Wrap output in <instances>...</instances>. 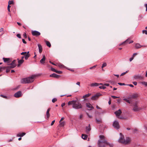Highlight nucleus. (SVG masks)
Masks as SVG:
<instances>
[{
    "label": "nucleus",
    "mask_w": 147,
    "mask_h": 147,
    "mask_svg": "<svg viewBox=\"0 0 147 147\" xmlns=\"http://www.w3.org/2000/svg\"><path fill=\"white\" fill-rule=\"evenodd\" d=\"M16 61L15 60H13L12 62L10 63L9 64L8 66L7 67L10 68H13L15 67L16 65L15 63Z\"/></svg>",
    "instance_id": "0eeeda50"
},
{
    "label": "nucleus",
    "mask_w": 147,
    "mask_h": 147,
    "mask_svg": "<svg viewBox=\"0 0 147 147\" xmlns=\"http://www.w3.org/2000/svg\"><path fill=\"white\" fill-rule=\"evenodd\" d=\"M138 96V95L137 94H134L132 95V97L134 98H137Z\"/></svg>",
    "instance_id": "58836bf2"
},
{
    "label": "nucleus",
    "mask_w": 147,
    "mask_h": 147,
    "mask_svg": "<svg viewBox=\"0 0 147 147\" xmlns=\"http://www.w3.org/2000/svg\"><path fill=\"white\" fill-rule=\"evenodd\" d=\"M104 85L105 86H109V84L108 83H105L104 84Z\"/></svg>",
    "instance_id": "bf43d9fd"
},
{
    "label": "nucleus",
    "mask_w": 147,
    "mask_h": 147,
    "mask_svg": "<svg viewBox=\"0 0 147 147\" xmlns=\"http://www.w3.org/2000/svg\"><path fill=\"white\" fill-rule=\"evenodd\" d=\"M49 62L50 63H51V64H53V65H57L56 64H55V63H53V62H51V61H49Z\"/></svg>",
    "instance_id": "69168bd1"
},
{
    "label": "nucleus",
    "mask_w": 147,
    "mask_h": 147,
    "mask_svg": "<svg viewBox=\"0 0 147 147\" xmlns=\"http://www.w3.org/2000/svg\"><path fill=\"white\" fill-rule=\"evenodd\" d=\"M76 101L74 100H73L71 101H69L68 102V105H73V104L74 103V102H75Z\"/></svg>",
    "instance_id": "bb28decb"
},
{
    "label": "nucleus",
    "mask_w": 147,
    "mask_h": 147,
    "mask_svg": "<svg viewBox=\"0 0 147 147\" xmlns=\"http://www.w3.org/2000/svg\"><path fill=\"white\" fill-rule=\"evenodd\" d=\"M50 77L56 78H59L60 77V76L53 73V74L50 75Z\"/></svg>",
    "instance_id": "2eb2a0df"
},
{
    "label": "nucleus",
    "mask_w": 147,
    "mask_h": 147,
    "mask_svg": "<svg viewBox=\"0 0 147 147\" xmlns=\"http://www.w3.org/2000/svg\"><path fill=\"white\" fill-rule=\"evenodd\" d=\"M50 110V108H49L47 110L46 113V116L47 118L48 119L50 116L49 111Z\"/></svg>",
    "instance_id": "b1692460"
},
{
    "label": "nucleus",
    "mask_w": 147,
    "mask_h": 147,
    "mask_svg": "<svg viewBox=\"0 0 147 147\" xmlns=\"http://www.w3.org/2000/svg\"><path fill=\"white\" fill-rule=\"evenodd\" d=\"M75 101H76V102H74V103L72 105V107L76 109H81L82 106L81 103L77 101L76 100Z\"/></svg>",
    "instance_id": "20e7f679"
},
{
    "label": "nucleus",
    "mask_w": 147,
    "mask_h": 147,
    "mask_svg": "<svg viewBox=\"0 0 147 147\" xmlns=\"http://www.w3.org/2000/svg\"><path fill=\"white\" fill-rule=\"evenodd\" d=\"M122 112L121 109H119L118 111H115L114 113L117 116H119L121 113Z\"/></svg>",
    "instance_id": "dca6fc26"
},
{
    "label": "nucleus",
    "mask_w": 147,
    "mask_h": 147,
    "mask_svg": "<svg viewBox=\"0 0 147 147\" xmlns=\"http://www.w3.org/2000/svg\"><path fill=\"white\" fill-rule=\"evenodd\" d=\"M29 51L27 52V53L24 55L25 59L26 60H27L28 58L30 56V55L29 54Z\"/></svg>",
    "instance_id": "5701e85b"
},
{
    "label": "nucleus",
    "mask_w": 147,
    "mask_h": 147,
    "mask_svg": "<svg viewBox=\"0 0 147 147\" xmlns=\"http://www.w3.org/2000/svg\"><path fill=\"white\" fill-rule=\"evenodd\" d=\"M133 83L134 85L135 86L137 84V82H133Z\"/></svg>",
    "instance_id": "0e129e2a"
},
{
    "label": "nucleus",
    "mask_w": 147,
    "mask_h": 147,
    "mask_svg": "<svg viewBox=\"0 0 147 147\" xmlns=\"http://www.w3.org/2000/svg\"><path fill=\"white\" fill-rule=\"evenodd\" d=\"M111 97L114 99H115L118 98V97L114 96H111Z\"/></svg>",
    "instance_id": "052dcab7"
},
{
    "label": "nucleus",
    "mask_w": 147,
    "mask_h": 147,
    "mask_svg": "<svg viewBox=\"0 0 147 147\" xmlns=\"http://www.w3.org/2000/svg\"><path fill=\"white\" fill-rule=\"evenodd\" d=\"M129 71L128 70L127 71L125 72L122 73L120 75V76H122L123 75L125 74L126 73H127Z\"/></svg>",
    "instance_id": "a19ab883"
},
{
    "label": "nucleus",
    "mask_w": 147,
    "mask_h": 147,
    "mask_svg": "<svg viewBox=\"0 0 147 147\" xmlns=\"http://www.w3.org/2000/svg\"><path fill=\"white\" fill-rule=\"evenodd\" d=\"M107 64L105 62H104L102 64V66H101V68H103L104 67H106L107 66Z\"/></svg>",
    "instance_id": "f704fd0d"
},
{
    "label": "nucleus",
    "mask_w": 147,
    "mask_h": 147,
    "mask_svg": "<svg viewBox=\"0 0 147 147\" xmlns=\"http://www.w3.org/2000/svg\"><path fill=\"white\" fill-rule=\"evenodd\" d=\"M55 72L59 74H61L62 73V72L61 71H57L56 70Z\"/></svg>",
    "instance_id": "a18cd8bd"
},
{
    "label": "nucleus",
    "mask_w": 147,
    "mask_h": 147,
    "mask_svg": "<svg viewBox=\"0 0 147 147\" xmlns=\"http://www.w3.org/2000/svg\"><path fill=\"white\" fill-rule=\"evenodd\" d=\"M38 48L39 52L40 53H41L42 51V46L41 45L39 44L38 45Z\"/></svg>",
    "instance_id": "6ab92c4d"
},
{
    "label": "nucleus",
    "mask_w": 147,
    "mask_h": 147,
    "mask_svg": "<svg viewBox=\"0 0 147 147\" xmlns=\"http://www.w3.org/2000/svg\"><path fill=\"white\" fill-rule=\"evenodd\" d=\"M91 128L90 127V125L89 124L88 126H86V134H88L89 133V131L91 130Z\"/></svg>",
    "instance_id": "ddd939ff"
},
{
    "label": "nucleus",
    "mask_w": 147,
    "mask_h": 147,
    "mask_svg": "<svg viewBox=\"0 0 147 147\" xmlns=\"http://www.w3.org/2000/svg\"><path fill=\"white\" fill-rule=\"evenodd\" d=\"M96 65H95L92 67H91L90 68V69H94V68H95L96 67Z\"/></svg>",
    "instance_id": "6e6d98bb"
},
{
    "label": "nucleus",
    "mask_w": 147,
    "mask_h": 147,
    "mask_svg": "<svg viewBox=\"0 0 147 147\" xmlns=\"http://www.w3.org/2000/svg\"><path fill=\"white\" fill-rule=\"evenodd\" d=\"M24 62V60L23 59H21L18 61V67H19L20 65L23 63Z\"/></svg>",
    "instance_id": "a878e982"
},
{
    "label": "nucleus",
    "mask_w": 147,
    "mask_h": 147,
    "mask_svg": "<svg viewBox=\"0 0 147 147\" xmlns=\"http://www.w3.org/2000/svg\"><path fill=\"white\" fill-rule=\"evenodd\" d=\"M133 42V41L131 40L130 41H129V39H127L125 41L123 42L121 44V45H123L124 44L132 43Z\"/></svg>",
    "instance_id": "f8f14e48"
},
{
    "label": "nucleus",
    "mask_w": 147,
    "mask_h": 147,
    "mask_svg": "<svg viewBox=\"0 0 147 147\" xmlns=\"http://www.w3.org/2000/svg\"><path fill=\"white\" fill-rule=\"evenodd\" d=\"M118 84L120 86H123V85H125V84L124 83H118Z\"/></svg>",
    "instance_id": "09e8293b"
},
{
    "label": "nucleus",
    "mask_w": 147,
    "mask_h": 147,
    "mask_svg": "<svg viewBox=\"0 0 147 147\" xmlns=\"http://www.w3.org/2000/svg\"><path fill=\"white\" fill-rule=\"evenodd\" d=\"M25 134H26V133H24V132H23L22 133H19L17 135V136L18 137H22Z\"/></svg>",
    "instance_id": "412c9836"
},
{
    "label": "nucleus",
    "mask_w": 147,
    "mask_h": 147,
    "mask_svg": "<svg viewBox=\"0 0 147 147\" xmlns=\"http://www.w3.org/2000/svg\"><path fill=\"white\" fill-rule=\"evenodd\" d=\"M23 36L25 38H27V36H26V33L25 32L23 34Z\"/></svg>",
    "instance_id": "8fccbe9b"
},
{
    "label": "nucleus",
    "mask_w": 147,
    "mask_h": 147,
    "mask_svg": "<svg viewBox=\"0 0 147 147\" xmlns=\"http://www.w3.org/2000/svg\"><path fill=\"white\" fill-rule=\"evenodd\" d=\"M138 54V53H134L132 55V57H133V58L134 59V57H135V56L137 55Z\"/></svg>",
    "instance_id": "603ef678"
},
{
    "label": "nucleus",
    "mask_w": 147,
    "mask_h": 147,
    "mask_svg": "<svg viewBox=\"0 0 147 147\" xmlns=\"http://www.w3.org/2000/svg\"><path fill=\"white\" fill-rule=\"evenodd\" d=\"M6 67V73H8V72H9L10 70V68H8V67H7H7Z\"/></svg>",
    "instance_id": "4c0bfd02"
},
{
    "label": "nucleus",
    "mask_w": 147,
    "mask_h": 147,
    "mask_svg": "<svg viewBox=\"0 0 147 147\" xmlns=\"http://www.w3.org/2000/svg\"><path fill=\"white\" fill-rule=\"evenodd\" d=\"M36 77L35 76L32 75L28 77H27L22 79L21 82L22 84H28L33 82L34 78Z\"/></svg>",
    "instance_id": "f03ea898"
},
{
    "label": "nucleus",
    "mask_w": 147,
    "mask_h": 147,
    "mask_svg": "<svg viewBox=\"0 0 147 147\" xmlns=\"http://www.w3.org/2000/svg\"><path fill=\"white\" fill-rule=\"evenodd\" d=\"M6 67V66L0 67V72H2L5 70Z\"/></svg>",
    "instance_id": "c85d7f7f"
},
{
    "label": "nucleus",
    "mask_w": 147,
    "mask_h": 147,
    "mask_svg": "<svg viewBox=\"0 0 147 147\" xmlns=\"http://www.w3.org/2000/svg\"><path fill=\"white\" fill-rule=\"evenodd\" d=\"M101 95L100 93H97L95 95L91 97V99L94 100H96L98 98L99 96Z\"/></svg>",
    "instance_id": "9d476101"
},
{
    "label": "nucleus",
    "mask_w": 147,
    "mask_h": 147,
    "mask_svg": "<svg viewBox=\"0 0 147 147\" xmlns=\"http://www.w3.org/2000/svg\"><path fill=\"white\" fill-rule=\"evenodd\" d=\"M102 85L103 84L102 83H100V84H98L97 83H92L90 84V86L91 87H94V86H98L99 85Z\"/></svg>",
    "instance_id": "a211bd4d"
},
{
    "label": "nucleus",
    "mask_w": 147,
    "mask_h": 147,
    "mask_svg": "<svg viewBox=\"0 0 147 147\" xmlns=\"http://www.w3.org/2000/svg\"><path fill=\"white\" fill-rule=\"evenodd\" d=\"M11 7V6L9 5H8V7H7V9L8 10V11L9 12H10V8Z\"/></svg>",
    "instance_id": "de8ad7c7"
},
{
    "label": "nucleus",
    "mask_w": 147,
    "mask_h": 147,
    "mask_svg": "<svg viewBox=\"0 0 147 147\" xmlns=\"http://www.w3.org/2000/svg\"><path fill=\"white\" fill-rule=\"evenodd\" d=\"M46 60V57L45 55H44L43 58L40 61V62L42 64H44L45 63Z\"/></svg>",
    "instance_id": "f3484780"
},
{
    "label": "nucleus",
    "mask_w": 147,
    "mask_h": 147,
    "mask_svg": "<svg viewBox=\"0 0 147 147\" xmlns=\"http://www.w3.org/2000/svg\"><path fill=\"white\" fill-rule=\"evenodd\" d=\"M145 6L146 7V11H147V4H145Z\"/></svg>",
    "instance_id": "774afa93"
},
{
    "label": "nucleus",
    "mask_w": 147,
    "mask_h": 147,
    "mask_svg": "<svg viewBox=\"0 0 147 147\" xmlns=\"http://www.w3.org/2000/svg\"><path fill=\"white\" fill-rule=\"evenodd\" d=\"M133 107L132 110L134 112H137L141 109V108L138 107L137 104L136 103H135L133 105Z\"/></svg>",
    "instance_id": "39448f33"
},
{
    "label": "nucleus",
    "mask_w": 147,
    "mask_h": 147,
    "mask_svg": "<svg viewBox=\"0 0 147 147\" xmlns=\"http://www.w3.org/2000/svg\"><path fill=\"white\" fill-rule=\"evenodd\" d=\"M141 83L142 84V85H143L145 86H147V82H141Z\"/></svg>",
    "instance_id": "72a5a7b5"
},
{
    "label": "nucleus",
    "mask_w": 147,
    "mask_h": 147,
    "mask_svg": "<svg viewBox=\"0 0 147 147\" xmlns=\"http://www.w3.org/2000/svg\"><path fill=\"white\" fill-rule=\"evenodd\" d=\"M65 103L64 102L62 103L61 105V107H63L65 105Z\"/></svg>",
    "instance_id": "338daca9"
},
{
    "label": "nucleus",
    "mask_w": 147,
    "mask_h": 147,
    "mask_svg": "<svg viewBox=\"0 0 147 147\" xmlns=\"http://www.w3.org/2000/svg\"><path fill=\"white\" fill-rule=\"evenodd\" d=\"M22 41L24 43V44L26 43V42L25 41V40L24 39H22Z\"/></svg>",
    "instance_id": "680f3d73"
},
{
    "label": "nucleus",
    "mask_w": 147,
    "mask_h": 147,
    "mask_svg": "<svg viewBox=\"0 0 147 147\" xmlns=\"http://www.w3.org/2000/svg\"><path fill=\"white\" fill-rule=\"evenodd\" d=\"M57 100V99L56 98H55L53 99L52 100V102H53L54 103Z\"/></svg>",
    "instance_id": "37998d69"
},
{
    "label": "nucleus",
    "mask_w": 147,
    "mask_h": 147,
    "mask_svg": "<svg viewBox=\"0 0 147 147\" xmlns=\"http://www.w3.org/2000/svg\"><path fill=\"white\" fill-rule=\"evenodd\" d=\"M142 46L139 43H137L135 45V47L137 49H138L140 48Z\"/></svg>",
    "instance_id": "c756f323"
},
{
    "label": "nucleus",
    "mask_w": 147,
    "mask_h": 147,
    "mask_svg": "<svg viewBox=\"0 0 147 147\" xmlns=\"http://www.w3.org/2000/svg\"><path fill=\"white\" fill-rule=\"evenodd\" d=\"M142 32L143 33H144L145 34H147V30H143L142 31Z\"/></svg>",
    "instance_id": "4d7b16f0"
},
{
    "label": "nucleus",
    "mask_w": 147,
    "mask_h": 147,
    "mask_svg": "<svg viewBox=\"0 0 147 147\" xmlns=\"http://www.w3.org/2000/svg\"><path fill=\"white\" fill-rule=\"evenodd\" d=\"M0 96H1L4 98H7V96H4V95H3L2 94H1L0 95Z\"/></svg>",
    "instance_id": "13d9d810"
},
{
    "label": "nucleus",
    "mask_w": 147,
    "mask_h": 147,
    "mask_svg": "<svg viewBox=\"0 0 147 147\" xmlns=\"http://www.w3.org/2000/svg\"><path fill=\"white\" fill-rule=\"evenodd\" d=\"M134 78L135 79H140L141 80L143 78V77L142 76L140 75L135 76Z\"/></svg>",
    "instance_id": "aec40b11"
},
{
    "label": "nucleus",
    "mask_w": 147,
    "mask_h": 147,
    "mask_svg": "<svg viewBox=\"0 0 147 147\" xmlns=\"http://www.w3.org/2000/svg\"><path fill=\"white\" fill-rule=\"evenodd\" d=\"M46 43L47 46L49 47H51V44L48 41H46Z\"/></svg>",
    "instance_id": "2f4dec72"
},
{
    "label": "nucleus",
    "mask_w": 147,
    "mask_h": 147,
    "mask_svg": "<svg viewBox=\"0 0 147 147\" xmlns=\"http://www.w3.org/2000/svg\"><path fill=\"white\" fill-rule=\"evenodd\" d=\"M144 127L146 131H147V123L145 124L144 125Z\"/></svg>",
    "instance_id": "79ce46f5"
},
{
    "label": "nucleus",
    "mask_w": 147,
    "mask_h": 147,
    "mask_svg": "<svg viewBox=\"0 0 147 147\" xmlns=\"http://www.w3.org/2000/svg\"><path fill=\"white\" fill-rule=\"evenodd\" d=\"M88 136L87 135L82 134V138L84 140H86L88 138Z\"/></svg>",
    "instance_id": "393cba45"
},
{
    "label": "nucleus",
    "mask_w": 147,
    "mask_h": 147,
    "mask_svg": "<svg viewBox=\"0 0 147 147\" xmlns=\"http://www.w3.org/2000/svg\"><path fill=\"white\" fill-rule=\"evenodd\" d=\"M99 140L98 142L97 145L99 147H105L107 141L105 136L103 135L99 136Z\"/></svg>",
    "instance_id": "f257e3e1"
},
{
    "label": "nucleus",
    "mask_w": 147,
    "mask_h": 147,
    "mask_svg": "<svg viewBox=\"0 0 147 147\" xmlns=\"http://www.w3.org/2000/svg\"><path fill=\"white\" fill-rule=\"evenodd\" d=\"M22 92L21 91H18L14 95V96L16 98H19L22 96Z\"/></svg>",
    "instance_id": "1a4fd4ad"
},
{
    "label": "nucleus",
    "mask_w": 147,
    "mask_h": 147,
    "mask_svg": "<svg viewBox=\"0 0 147 147\" xmlns=\"http://www.w3.org/2000/svg\"><path fill=\"white\" fill-rule=\"evenodd\" d=\"M3 31V28H1L0 29V32H1V34L0 35H3L4 34Z\"/></svg>",
    "instance_id": "c9c22d12"
},
{
    "label": "nucleus",
    "mask_w": 147,
    "mask_h": 147,
    "mask_svg": "<svg viewBox=\"0 0 147 147\" xmlns=\"http://www.w3.org/2000/svg\"><path fill=\"white\" fill-rule=\"evenodd\" d=\"M59 126L61 127L63 126L65 123V122L64 120H60L59 122Z\"/></svg>",
    "instance_id": "4468645a"
},
{
    "label": "nucleus",
    "mask_w": 147,
    "mask_h": 147,
    "mask_svg": "<svg viewBox=\"0 0 147 147\" xmlns=\"http://www.w3.org/2000/svg\"><path fill=\"white\" fill-rule=\"evenodd\" d=\"M27 53L26 52H23L21 53V55H24L26 54Z\"/></svg>",
    "instance_id": "5fc2aeb1"
},
{
    "label": "nucleus",
    "mask_w": 147,
    "mask_h": 147,
    "mask_svg": "<svg viewBox=\"0 0 147 147\" xmlns=\"http://www.w3.org/2000/svg\"><path fill=\"white\" fill-rule=\"evenodd\" d=\"M106 145H109L110 147H113V144L112 143H109L106 141Z\"/></svg>",
    "instance_id": "cd10ccee"
},
{
    "label": "nucleus",
    "mask_w": 147,
    "mask_h": 147,
    "mask_svg": "<svg viewBox=\"0 0 147 147\" xmlns=\"http://www.w3.org/2000/svg\"><path fill=\"white\" fill-rule=\"evenodd\" d=\"M86 106L88 108V110H90L94 109L93 106L89 103H86Z\"/></svg>",
    "instance_id": "9b49d317"
},
{
    "label": "nucleus",
    "mask_w": 147,
    "mask_h": 147,
    "mask_svg": "<svg viewBox=\"0 0 147 147\" xmlns=\"http://www.w3.org/2000/svg\"><path fill=\"white\" fill-rule=\"evenodd\" d=\"M113 127L117 129H118L120 128V126L118 122L115 120L113 122Z\"/></svg>",
    "instance_id": "423d86ee"
},
{
    "label": "nucleus",
    "mask_w": 147,
    "mask_h": 147,
    "mask_svg": "<svg viewBox=\"0 0 147 147\" xmlns=\"http://www.w3.org/2000/svg\"><path fill=\"white\" fill-rule=\"evenodd\" d=\"M13 1H9L8 2V5H11L13 4Z\"/></svg>",
    "instance_id": "ea45409f"
},
{
    "label": "nucleus",
    "mask_w": 147,
    "mask_h": 147,
    "mask_svg": "<svg viewBox=\"0 0 147 147\" xmlns=\"http://www.w3.org/2000/svg\"><path fill=\"white\" fill-rule=\"evenodd\" d=\"M91 95V94L90 93H88L84 96H83V98H87L89 96Z\"/></svg>",
    "instance_id": "7c9ffc66"
},
{
    "label": "nucleus",
    "mask_w": 147,
    "mask_h": 147,
    "mask_svg": "<svg viewBox=\"0 0 147 147\" xmlns=\"http://www.w3.org/2000/svg\"><path fill=\"white\" fill-rule=\"evenodd\" d=\"M17 36L19 38H21V35L20 34H17Z\"/></svg>",
    "instance_id": "3c124183"
},
{
    "label": "nucleus",
    "mask_w": 147,
    "mask_h": 147,
    "mask_svg": "<svg viewBox=\"0 0 147 147\" xmlns=\"http://www.w3.org/2000/svg\"><path fill=\"white\" fill-rule=\"evenodd\" d=\"M99 88L100 89H105L106 88V87L104 85L103 86H99Z\"/></svg>",
    "instance_id": "e433bc0d"
},
{
    "label": "nucleus",
    "mask_w": 147,
    "mask_h": 147,
    "mask_svg": "<svg viewBox=\"0 0 147 147\" xmlns=\"http://www.w3.org/2000/svg\"><path fill=\"white\" fill-rule=\"evenodd\" d=\"M123 100L125 101L126 102L128 103H130V102L129 99H126V98H124Z\"/></svg>",
    "instance_id": "c03bdc74"
},
{
    "label": "nucleus",
    "mask_w": 147,
    "mask_h": 147,
    "mask_svg": "<svg viewBox=\"0 0 147 147\" xmlns=\"http://www.w3.org/2000/svg\"><path fill=\"white\" fill-rule=\"evenodd\" d=\"M3 59L5 62H6L7 63H9L10 59L9 58H5L3 57Z\"/></svg>",
    "instance_id": "4be33fe9"
},
{
    "label": "nucleus",
    "mask_w": 147,
    "mask_h": 147,
    "mask_svg": "<svg viewBox=\"0 0 147 147\" xmlns=\"http://www.w3.org/2000/svg\"><path fill=\"white\" fill-rule=\"evenodd\" d=\"M32 34L33 36H38L40 35V33L36 30L32 31Z\"/></svg>",
    "instance_id": "6e6552de"
},
{
    "label": "nucleus",
    "mask_w": 147,
    "mask_h": 147,
    "mask_svg": "<svg viewBox=\"0 0 147 147\" xmlns=\"http://www.w3.org/2000/svg\"><path fill=\"white\" fill-rule=\"evenodd\" d=\"M56 65H56V66H57L59 67H60L61 68L63 67L64 66L61 63H58Z\"/></svg>",
    "instance_id": "473e14b6"
},
{
    "label": "nucleus",
    "mask_w": 147,
    "mask_h": 147,
    "mask_svg": "<svg viewBox=\"0 0 147 147\" xmlns=\"http://www.w3.org/2000/svg\"><path fill=\"white\" fill-rule=\"evenodd\" d=\"M102 120H96V123H99L101 122Z\"/></svg>",
    "instance_id": "49530a36"
},
{
    "label": "nucleus",
    "mask_w": 147,
    "mask_h": 147,
    "mask_svg": "<svg viewBox=\"0 0 147 147\" xmlns=\"http://www.w3.org/2000/svg\"><path fill=\"white\" fill-rule=\"evenodd\" d=\"M51 70L54 72H55L56 70L54 68L51 67Z\"/></svg>",
    "instance_id": "864d4df0"
},
{
    "label": "nucleus",
    "mask_w": 147,
    "mask_h": 147,
    "mask_svg": "<svg viewBox=\"0 0 147 147\" xmlns=\"http://www.w3.org/2000/svg\"><path fill=\"white\" fill-rule=\"evenodd\" d=\"M120 137L118 140V141L119 142L123 143L125 144H126L129 142L130 140L129 138H126V139L125 140L124 139V136L122 133H120L119 134Z\"/></svg>",
    "instance_id": "7ed1b4c3"
},
{
    "label": "nucleus",
    "mask_w": 147,
    "mask_h": 147,
    "mask_svg": "<svg viewBox=\"0 0 147 147\" xmlns=\"http://www.w3.org/2000/svg\"><path fill=\"white\" fill-rule=\"evenodd\" d=\"M55 121V120H53L52 122V123H51V125H53V124L54 123Z\"/></svg>",
    "instance_id": "e2e57ef3"
}]
</instances>
